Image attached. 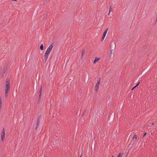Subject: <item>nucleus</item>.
<instances>
[{"mask_svg":"<svg viewBox=\"0 0 157 157\" xmlns=\"http://www.w3.org/2000/svg\"><path fill=\"white\" fill-rule=\"evenodd\" d=\"M10 79L7 77L6 80L5 88V96L6 98L8 95V92L10 90Z\"/></svg>","mask_w":157,"mask_h":157,"instance_id":"nucleus-1","label":"nucleus"},{"mask_svg":"<svg viewBox=\"0 0 157 157\" xmlns=\"http://www.w3.org/2000/svg\"><path fill=\"white\" fill-rule=\"evenodd\" d=\"M100 81L101 78H98L97 82L94 88V90L96 92H97L98 91L99 85L100 84Z\"/></svg>","mask_w":157,"mask_h":157,"instance_id":"nucleus-2","label":"nucleus"},{"mask_svg":"<svg viewBox=\"0 0 157 157\" xmlns=\"http://www.w3.org/2000/svg\"><path fill=\"white\" fill-rule=\"evenodd\" d=\"M1 139L2 141L3 142L5 139V132L4 128L3 129L1 133Z\"/></svg>","mask_w":157,"mask_h":157,"instance_id":"nucleus-3","label":"nucleus"},{"mask_svg":"<svg viewBox=\"0 0 157 157\" xmlns=\"http://www.w3.org/2000/svg\"><path fill=\"white\" fill-rule=\"evenodd\" d=\"M53 46H54V44H52L50 45L49 46L48 48L47 49L46 51V52H48L49 53H50Z\"/></svg>","mask_w":157,"mask_h":157,"instance_id":"nucleus-4","label":"nucleus"},{"mask_svg":"<svg viewBox=\"0 0 157 157\" xmlns=\"http://www.w3.org/2000/svg\"><path fill=\"white\" fill-rule=\"evenodd\" d=\"M49 54L50 53L45 52L44 55V61L45 62L46 61Z\"/></svg>","mask_w":157,"mask_h":157,"instance_id":"nucleus-5","label":"nucleus"},{"mask_svg":"<svg viewBox=\"0 0 157 157\" xmlns=\"http://www.w3.org/2000/svg\"><path fill=\"white\" fill-rule=\"evenodd\" d=\"M40 117H39L37 119L36 127L35 128V129L36 130L37 129V128H38V127L39 126V123L40 122Z\"/></svg>","mask_w":157,"mask_h":157,"instance_id":"nucleus-6","label":"nucleus"},{"mask_svg":"<svg viewBox=\"0 0 157 157\" xmlns=\"http://www.w3.org/2000/svg\"><path fill=\"white\" fill-rule=\"evenodd\" d=\"M100 59V58H97V57H96L94 61V64H95L96 62L98 61Z\"/></svg>","mask_w":157,"mask_h":157,"instance_id":"nucleus-7","label":"nucleus"},{"mask_svg":"<svg viewBox=\"0 0 157 157\" xmlns=\"http://www.w3.org/2000/svg\"><path fill=\"white\" fill-rule=\"evenodd\" d=\"M113 8L111 6H109V13L108 14V15L109 16L110 12L112 10Z\"/></svg>","mask_w":157,"mask_h":157,"instance_id":"nucleus-8","label":"nucleus"},{"mask_svg":"<svg viewBox=\"0 0 157 157\" xmlns=\"http://www.w3.org/2000/svg\"><path fill=\"white\" fill-rule=\"evenodd\" d=\"M42 87H41L40 89V94H39V99H40V98H41V95L42 94Z\"/></svg>","mask_w":157,"mask_h":157,"instance_id":"nucleus-9","label":"nucleus"},{"mask_svg":"<svg viewBox=\"0 0 157 157\" xmlns=\"http://www.w3.org/2000/svg\"><path fill=\"white\" fill-rule=\"evenodd\" d=\"M124 153L121 154V152H120L118 154L117 157H122Z\"/></svg>","mask_w":157,"mask_h":157,"instance_id":"nucleus-10","label":"nucleus"},{"mask_svg":"<svg viewBox=\"0 0 157 157\" xmlns=\"http://www.w3.org/2000/svg\"><path fill=\"white\" fill-rule=\"evenodd\" d=\"M40 49L41 50H43L44 49V46L43 44H41L40 47Z\"/></svg>","mask_w":157,"mask_h":157,"instance_id":"nucleus-11","label":"nucleus"},{"mask_svg":"<svg viewBox=\"0 0 157 157\" xmlns=\"http://www.w3.org/2000/svg\"><path fill=\"white\" fill-rule=\"evenodd\" d=\"M85 52L84 50L83 49L82 51L81 58H82L83 55L85 53Z\"/></svg>","mask_w":157,"mask_h":157,"instance_id":"nucleus-12","label":"nucleus"},{"mask_svg":"<svg viewBox=\"0 0 157 157\" xmlns=\"http://www.w3.org/2000/svg\"><path fill=\"white\" fill-rule=\"evenodd\" d=\"M139 83H140V82H139L137 84V85L135 86H134L131 90H133L136 86H138L139 85Z\"/></svg>","mask_w":157,"mask_h":157,"instance_id":"nucleus-13","label":"nucleus"},{"mask_svg":"<svg viewBox=\"0 0 157 157\" xmlns=\"http://www.w3.org/2000/svg\"><path fill=\"white\" fill-rule=\"evenodd\" d=\"M108 30V28H107L106 30L104 32L103 34L105 35H106L107 32Z\"/></svg>","mask_w":157,"mask_h":157,"instance_id":"nucleus-14","label":"nucleus"},{"mask_svg":"<svg viewBox=\"0 0 157 157\" xmlns=\"http://www.w3.org/2000/svg\"><path fill=\"white\" fill-rule=\"evenodd\" d=\"M137 138V136L136 135H135L133 136V139H136Z\"/></svg>","mask_w":157,"mask_h":157,"instance_id":"nucleus-15","label":"nucleus"},{"mask_svg":"<svg viewBox=\"0 0 157 157\" xmlns=\"http://www.w3.org/2000/svg\"><path fill=\"white\" fill-rule=\"evenodd\" d=\"M105 35H105L104 34H103V36L102 37V41L104 40V38L105 37Z\"/></svg>","mask_w":157,"mask_h":157,"instance_id":"nucleus-16","label":"nucleus"},{"mask_svg":"<svg viewBox=\"0 0 157 157\" xmlns=\"http://www.w3.org/2000/svg\"><path fill=\"white\" fill-rule=\"evenodd\" d=\"M0 104H2V100L1 98H0Z\"/></svg>","mask_w":157,"mask_h":157,"instance_id":"nucleus-17","label":"nucleus"},{"mask_svg":"<svg viewBox=\"0 0 157 157\" xmlns=\"http://www.w3.org/2000/svg\"><path fill=\"white\" fill-rule=\"evenodd\" d=\"M113 53V50H111V51L110 52V54L111 55Z\"/></svg>","mask_w":157,"mask_h":157,"instance_id":"nucleus-18","label":"nucleus"},{"mask_svg":"<svg viewBox=\"0 0 157 157\" xmlns=\"http://www.w3.org/2000/svg\"><path fill=\"white\" fill-rule=\"evenodd\" d=\"M146 135V132H145V133H144V135H143V137H144V136H145Z\"/></svg>","mask_w":157,"mask_h":157,"instance_id":"nucleus-19","label":"nucleus"},{"mask_svg":"<svg viewBox=\"0 0 157 157\" xmlns=\"http://www.w3.org/2000/svg\"><path fill=\"white\" fill-rule=\"evenodd\" d=\"M2 104H0V109H1V107L2 106Z\"/></svg>","mask_w":157,"mask_h":157,"instance_id":"nucleus-20","label":"nucleus"},{"mask_svg":"<svg viewBox=\"0 0 157 157\" xmlns=\"http://www.w3.org/2000/svg\"><path fill=\"white\" fill-rule=\"evenodd\" d=\"M156 21H157V17L156 18V20H155V22H156Z\"/></svg>","mask_w":157,"mask_h":157,"instance_id":"nucleus-21","label":"nucleus"},{"mask_svg":"<svg viewBox=\"0 0 157 157\" xmlns=\"http://www.w3.org/2000/svg\"><path fill=\"white\" fill-rule=\"evenodd\" d=\"M154 123H152L151 124L152 125H154Z\"/></svg>","mask_w":157,"mask_h":157,"instance_id":"nucleus-22","label":"nucleus"},{"mask_svg":"<svg viewBox=\"0 0 157 157\" xmlns=\"http://www.w3.org/2000/svg\"><path fill=\"white\" fill-rule=\"evenodd\" d=\"M112 157H113V155L112 156Z\"/></svg>","mask_w":157,"mask_h":157,"instance_id":"nucleus-23","label":"nucleus"},{"mask_svg":"<svg viewBox=\"0 0 157 157\" xmlns=\"http://www.w3.org/2000/svg\"><path fill=\"white\" fill-rule=\"evenodd\" d=\"M125 157H127V156H126Z\"/></svg>","mask_w":157,"mask_h":157,"instance_id":"nucleus-24","label":"nucleus"},{"mask_svg":"<svg viewBox=\"0 0 157 157\" xmlns=\"http://www.w3.org/2000/svg\"><path fill=\"white\" fill-rule=\"evenodd\" d=\"M80 157H81V155L80 156Z\"/></svg>","mask_w":157,"mask_h":157,"instance_id":"nucleus-25","label":"nucleus"}]
</instances>
